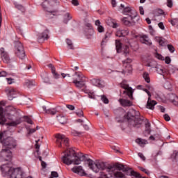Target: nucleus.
I'll list each match as a JSON object with an SVG mask.
<instances>
[{"mask_svg": "<svg viewBox=\"0 0 178 178\" xmlns=\"http://www.w3.org/2000/svg\"><path fill=\"white\" fill-rule=\"evenodd\" d=\"M64 156L62 157V161L65 165H80L81 162H87L88 166H90V159L88 155L77 153L72 148L67 149L64 152Z\"/></svg>", "mask_w": 178, "mask_h": 178, "instance_id": "1", "label": "nucleus"}, {"mask_svg": "<svg viewBox=\"0 0 178 178\" xmlns=\"http://www.w3.org/2000/svg\"><path fill=\"white\" fill-rule=\"evenodd\" d=\"M0 140L3 144V147L7 148V149H15V148H17V146L19 145L17 140L15 139V138L8 137L3 138V134L2 133L0 134Z\"/></svg>", "mask_w": 178, "mask_h": 178, "instance_id": "2", "label": "nucleus"}, {"mask_svg": "<svg viewBox=\"0 0 178 178\" xmlns=\"http://www.w3.org/2000/svg\"><path fill=\"white\" fill-rule=\"evenodd\" d=\"M13 109L12 106H7L5 110L2 107H0V124H5L6 123V118H9L10 115V111Z\"/></svg>", "mask_w": 178, "mask_h": 178, "instance_id": "3", "label": "nucleus"}, {"mask_svg": "<svg viewBox=\"0 0 178 178\" xmlns=\"http://www.w3.org/2000/svg\"><path fill=\"white\" fill-rule=\"evenodd\" d=\"M15 55L19 59H24L26 58V51L24 46L19 41L15 42Z\"/></svg>", "mask_w": 178, "mask_h": 178, "instance_id": "4", "label": "nucleus"}, {"mask_svg": "<svg viewBox=\"0 0 178 178\" xmlns=\"http://www.w3.org/2000/svg\"><path fill=\"white\" fill-rule=\"evenodd\" d=\"M115 168H117V169H118V170H122V172H129V176H134V177H136V178H145V177H141L140 173H138L134 170H131V168H125L124 165H123V164L117 163V164H115Z\"/></svg>", "mask_w": 178, "mask_h": 178, "instance_id": "5", "label": "nucleus"}, {"mask_svg": "<svg viewBox=\"0 0 178 178\" xmlns=\"http://www.w3.org/2000/svg\"><path fill=\"white\" fill-rule=\"evenodd\" d=\"M83 33L88 37L90 34V15L88 13H84L83 15Z\"/></svg>", "mask_w": 178, "mask_h": 178, "instance_id": "6", "label": "nucleus"}, {"mask_svg": "<svg viewBox=\"0 0 178 178\" xmlns=\"http://www.w3.org/2000/svg\"><path fill=\"white\" fill-rule=\"evenodd\" d=\"M13 156V154H12V151L3 146V149L0 152V160L2 161H11Z\"/></svg>", "mask_w": 178, "mask_h": 178, "instance_id": "7", "label": "nucleus"}, {"mask_svg": "<svg viewBox=\"0 0 178 178\" xmlns=\"http://www.w3.org/2000/svg\"><path fill=\"white\" fill-rule=\"evenodd\" d=\"M56 138L58 147H61L62 144H64L65 147H69V138H67L65 135L57 134H56Z\"/></svg>", "mask_w": 178, "mask_h": 178, "instance_id": "8", "label": "nucleus"}, {"mask_svg": "<svg viewBox=\"0 0 178 178\" xmlns=\"http://www.w3.org/2000/svg\"><path fill=\"white\" fill-rule=\"evenodd\" d=\"M134 17H136V15H127V17H124L121 20L125 26L131 27V26H134L136 24V22H134Z\"/></svg>", "mask_w": 178, "mask_h": 178, "instance_id": "9", "label": "nucleus"}, {"mask_svg": "<svg viewBox=\"0 0 178 178\" xmlns=\"http://www.w3.org/2000/svg\"><path fill=\"white\" fill-rule=\"evenodd\" d=\"M6 92L8 95L9 101L13 100V98H16V95L19 94V90L15 88H6Z\"/></svg>", "mask_w": 178, "mask_h": 178, "instance_id": "10", "label": "nucleus"}, {"mask_svg": "<svg viewBox=\"0 0 178 178\" xmlns=\"http://www.w3.org/2000/svg\"><path fill=\"white\" fill-rule=\"evenodd\" d=\"M8 177L10 178H23V170L20 168H13Z\"/></svg>", "mask_w": 178, "mask_h": 178, "instance_id": "11", "label": "nucleus"}, {"mask_svg": "<svg viewBox=\"0 0 178 178\" xmlns=\"http://www.w3.org/2000/svg\"><path fill=\"white\" fill-rule=\"evenodd\" d=\"M131 62H133L131 58H127L122 61V66L124 67V72H127V73H131V71L133 70V67H131Z\"/></svg>", "mask_w": 178, "mask_h": 178, "instance_id": "12", "label": "nucleus"}, {"mask_svg": "<svg viewBox=\"0 0 178 178\" xmlns=\"http://www.w3.org/2000/svg\"><path fill=\"white\" fill-rule=\"evenodd\" d=\"M86 81L87 79H84L83 81H79L74 82V86L76 88H83L82 90L85 92L86 94H88V96L90 97V90H86Z\"/></svg>", "mask_w": 178, "mask_h": 178, "instance_id": "13", "label": "nucleus"}, {"mask_svg": "<svg viewBox=\"0 0 178 178\" xmlns=\"http://www.w3.org/2000/svg\"><path fill=\"white\" fill-rule=\"evenodd\" d=\"M13 170V168L9 166L8 164H3L0 167V170L3 176H9Z\"/></svg>", "mask_w": 178, "mask_h": 178, "instance_id": "14", "label": "nucleus"}, {"mask_svg": "<svg viewBox=\"0 0 178 178\" xmlns=\"http://www.w3.org/2000/svg\"><path fill=\"white\" fill-rule=\"evenodd\" d=\"M49 31L48 29H45L42 33H39L38 35V42H44L45 40H48L49 38Z\"/></svg>", "mask_w": 178, "mask_h": 178, "instance_id": "15", "label": "nucleus"}, {"mask_svg": "<svg viewBox=\"0 0 178 178\" xmlns=\"http://www.w3.org/2000/svg\"><path fill=\"white\" fill-rule=\"evenodd\" d=\"M134 120H130V118H127V120H129V123L134 126V127H136L138 129V127H141V124H143V119L135 118L133 116Z\"/></svg>", "mask_w": 178, "mask_h": 178, "instance_id": "16", "label": "nucleus"}, {"mask_svg": "<svg viewBox=\"0 0 178 178\" xmlns=\"http://www.w3.org/2000/svg\"><path fill=\"white\" fill-rule=\"evenodd\" d=\"M0 55L4 63H9L10 62V58H9V55H8V53L5 51V49L3 48L0 49Z\"/></svg>", "mask_w": 178, "mask_h": 178, "instance_id": "17", "label": "nucleus"}, {"mask_svg": "<svg viewBox=\"0 0 178 178\" xmlns=\"http://www.w3.org/2000/svg\"><path fill=\"white\" fill-rule=\"evenodd\" d=\"M90 81L92 86H95V87H99V88L105 87V82L101 81V79H92Z\"/></svg>", "mask_w": 178, "mask_h": 178, "instance_id": "18", "label": "nucleus"}, {"mask_svg": "<svg viewBox=\"0 0 178 178\" xmlns=\"http://www.w3.org/2000/svg\"><path fill=\"white\" fill-rule=\"evenodd\" d=\"M72 172L79 175V176H86V172H84V170H83V167L81 166H75L72 168Z\"/></svg>", "mask_w": 178, "mask_h": 178, "instance_id": "19", "label": "nucleus"}, {"mask_svg": "<svg viewBox=\"0 0 178 178\" xmlns=\"http://www.w3.org/2000/svg\"><path fill=\"white\" fill-rule=\"evenodd\" d=\"M83 80H87V79L84 75H83V74H81V72H75L73 83H76V81H83Z\"/></svg>", "mask_w": 178, "mask_h": 178, "instance_id": "20", "label": "nucleus"}, {"mask_svg": "<svg viewBox=\"0 0 178 178\" xmlns=\"http://www.w3.org/2000/svg\"><path fill=\"white\" fill-rule=\"evenodd\" d=\"M156 71L159 74H161L162 76H163L164 79H165V74H168V70H166V69H165L161 65L156 66Z\"/></svg>", "mask_w": 178, "mask_h": 178, "instance_id": "21", "label": "nucleus"}, {"mask_svg": "<svg viewBox=\"0 0 178 178\" xmlns=\"http://www.w3.org/2000/svg\"><path fill=\"white\" fill-rule=\"evenodd\" d=\"M155 105H156V102L154 100H151V97H148L146 108L152 111L154 109Z\"/></svg>", "mask_w": 178, "mask_h": 178, "instance_id": "22", "label": "nucleus"}, {"mask_svg": "<svg viewBox=\"0 0 178 178\" xmlns=\"http://www.w3.org/2000/svg\"><path fill=\"white\" fill-rule=\"evenodd\" d=\"M140 41L143 44H146V45H152V42L149 41V38L146 35L140 37Z\"/></svg>", "mask_w": 178, "mask_h": 178, "instance_id": "23", "label": "nucleus"}, {"mask_svg": "<svg viewBox=\"0 0 178 178\" xmlns=\"http://www.w3.org/2000/svg\"><path fill=\"white\" fill-rule=\"evenodd\" d=\"M48 66L51 69V73L54 79H59V77H60V75H59V74L56 72V70L55 69V67H54L52 64H49Z\"/></svg>", "mask_w": 178, "mask_h": 178, "instance_id": "24", "label": "nucleus"}, {"mask_svg": "<svg viewBox=\"0 0 178 178\" xmlns=\"http://www.w3.org/2000/svg\"><path fill=\"white\" fill-rule=\"evenodd\" d=\"M120 104H121L122 106H131L133 104L130 100L124 99H119Z\"/></svg>", "mask_w": 178, "mask_h": 178, "instance_id": "25", "label": "nucleus"}, {"mask_svg": "<svg viewBox=\"0 0 178 178\" xmlns=\"http://www.w3.org/2000/svg\"><path fill=\"white\" fill-rule=\"evenodd\" d=\"M112 36V32H106L104 36V38L103 39L102 42V45H105L108 41H109V38Z\"/></svg>", "mask_w": 178, "mask_h": 178, "instance_id": "26", "label": "nucleus"}, {"mask_svg": "<svg viewBox=\"0 0 178 178\" xmlns=\"http://www.w3.org/2000/svg\"><path fill=\"white\" fill-rule=\"evenodd\" d=\"M95 24V26H97V31L99 33H104V31H105V29L101 25L99 19L96 20Z\"/></svg>", "mask_w": 178, "mask_h": 178, "instance_id": "27", "label": "nucleus"}, {"mask_svg": "<svg viewBox=\"0 0 178 178\" xmlns=\"http://www.w3.org/2000/svg\"><path fill=\"white\" fill-rule=\"evenodd\" d=\"M123 14L126 15L127 16H130V15H137V13L131 10L130 8H124Z\"/></svg>", "mask_w": 178, "mask_h": 178, "instance_id": "28", "label": "nucleus"}, {"mask_svg": "<svg viewBox=\"0 0 178 178\" xmlns=\"http://www.w3.org/2000/svg\"><path fill=\"white\" fill-rule=\"evenodd\" d=\"M121 87H122V88H124V90H127V91H128V92L130 95H133V89H131V88L129 87V85H127L124 83H122Z\"/></svg>", "mask_w": 178, "mask_h": 178, "instance_id": "29", "label": "nucleus"}, {"mask_svg": "<svg viewBox=\"0 0 178 178\" xmlns=\"http://www.w3.org/2000/svg\"><path fill=\"white\" fill-rule=\"evenodd\" d=\"M57 120L61 124H65L67 122V118L65 115H60L57 116Z\"/></svg>", "mask_w": 178, "mask_h": 178, "instance_id": "30", "label": "nucleus"}, {"mask_svg": "<svg viewBox=\"0 0 178 178\" xmlns=\"http://www.w3.org/2000/svg\"><path fill=\"white\" fill-rule=\"evenodd\" d=\"M43 110L48 115H56V109H55V108L47 109V107L43 106Z\"/></svg>", "mask_w": 178, "mask_h": 178, "instance_id": "31", "label": "nucleus"}, {"mask_svg": "<svg viewBox=\"0 0 178 178\" xmlns=\"http://www.w3.org/2000/svg\"><path fill=\"white\" fill-rule=\"evenodd\" d=\"M115 47L118 53L122 52V43L120 42V40H115Z\"/></svg>", "mask_w": 178, "mask_h": 178, "instance_id": "32", "label": "nucleus"}, {"mask_svg": "<svg viewBox=\"0 0 178 178\" xmlns=\"http://www.w3.org/2000/svg\"><path fill=\"white\" fill-rule=\"evenodd\" d=\"M49 5V1H48V0H44V1L42 3V6L44 10H46L47 12L52 13V11H49L48 10Z\"/></svg>", "mask_w": 178, "mask_h": 178, "instance_id": "33", "label": "nucleus"}, {"mask_svg": "<svg viewBox=\"0 0 178 178\" xmlns=\"http://www.w3.org/2000/svg\"><path fill=\"white\" fill-rule=\"evenodd\" d=\"M136 143L140 145V147H144L147 144V140L141 138H138L136 140Z\"/></svg>", "mask_w": 178, "mask_h": 178, "instance_id": "34", "label": "nucleus"}, {"mask_svg": "<svg viewBox=\"0 0 178 178\" xmlns=\"http://www.w3.org/2000/svg\"><path fill=\"white\" fill-rule=\"evenodd\" d=\"M65 19L63 21V23H65V24H67V22H69V20H72V15H70V13H67L65 14Z\"/></svg>", "mask_w": 178, "mask_h": 178, "instance_id": "35", "label": "nucleus"}, {"mask_svg": "<svg viewBox=\"0 0 178 178\" xmlns=\"http://www.w3.org/2000/svg\"><path fill=\"white\" fill-rule=\"evenodd\" d=\"M143 77L146 83H151V79H149V74H148V72H144L143 74Z\"/></svg>", "mask_w": 178, "mask_h": 178, "instance_id": "36", "label": "nucleus"}, {"mask_svg": "<svg viewBox=\"0 0 178 178\" xmlns=\"http://www.w3.org/2000/svg\"><path fill=\"white\" fill-rule=\"evenodd\" d=\"M25 85L26 86V87H29V88H30V87H33V86L35 85V82L31 80H26L25 82Z\"/></svg>", "mask_w": 178, "mask_h": 178, "instance_id": "37", "label": "nucleus"}, {"mask_svg": "<svg viewBox=\"0 0 178 178\" xmlns=\"http://www.w3.org/2000/svg\"><path fill=\"white\" fill-rule=\"evenodd\" d=\"M122 49L124 51V54L125 56H127L129 53V44H125L123 47Z\"/></svg>", "mask_w": 178, "mask_h": 178, "instance_id": "38", "label": "nucleus"}, {"mask_svg": "<svg viewBox=\"0 0 178 178\" xmlns=\"http://www.w3.org/2000/svg\"><path fill=\"white\" fill-rule=\"evenodd\" d=\"M21 121L20 120H17L15 121H12L8 123V126H17V124H20Z\"/></svg>", "mask_w": 178, "mask_h": 178, "instance_id": "39", "label": "nucleus"}, {"mask_svg": "<svg viewBox=\"0 0 178 178\" xmlns=\"http://www.w3.org/2000/svg\"><path fill=\"white\" fill-rule=\"evenodd\" d=\"M101 100L104 104H109V99H108V97L105 96V95H102L101 96Z\"/></svg>", "mask_w": 178, "mask_h": 178, "instance_id": "40", "label": "nucleus"}, {"mask_svg": "<svg viewBox=\"0 0 178 178\" xmlns=\"http://www.w3.org/2000/svg\"><path fill=\"white\" fill-rule=\"evenodd\" d=\"M170 102L175 105V106H178V97L177 96H174V99L170 100Z\"/></svg>", "mask_w": 178, "mask_h": 178, "instance_id": "41", "label": "nucleus"}, {"mask_svg": "<svg viewBox=\"0 0 178 178\" xmlns=\"http://www.w3.org/2000/svg\"><path fill=\"white\" fill-rule=\"evenodd\" d=\"M157 41H158L159 45H161V47H163V45H165V39H163L162 38H158Z\"/></svg>", "mask_w": 178, "mask_h": 178, "instance_id": "42", "label": "nucleus"}, {"mask_svg": "<svg viewBox=\"0 0 178 178\" xmlns=\"http://www.w3.org/2000/svg\"><path fill=\"white\" fill-rule=\"evenodd\" d=\"M75 113L76 116H79V118H81L82 116H84V113H83V111L80 109H79Z\"/></svg>", "mask_w": 178, "mask_h": 178, "instance_id": "43", "label": "nucleus"}, {"mask_svg": "<svg viewBox=\"0 0 178 178\" xmlns=\"http://www.w3.org/2000/svg\"><path fill=\"white\" fill-rule=\"evenodd\" d=\"M154 15H156L157 16L158 15H163V10L159 8L155 10Z\"/></svg>", "mask_w": 178, "mask_h": 178, "instance_id": "44", "label": "nucleus"}, {"mask_svg": "<svg viewBox=\"0 0 178 178\" xmlns=\"http://www.w3.org/2000/svg\"><path fill=\"white\" fill-rule=\"evenodd\" d=\"M15 8L22 12H24V7L20 4H15Z\"/></svg>", "mask_w": 178, "mask_h": 178, "instance_id": "45", "label": "nucleus"}, {"mask_svg": "<svg viewBox=\"0 0 178 178\" xmlns=\"http://www.w3.org/2000/svg\"><path fill=\"white\" fill-rule=\"evenodd\" d=\"M66 42L68 47H70V49H73V43L72 42V40L67 39Z\"/></svg>", "mask_w": 178, "mask_h": 178, "instance_id": "46", "label": "nucleus"}, {"mask_svg": "<svg viewBox=\"0 0 178 178\" xmlns=\"http://www.w3.org/2000/svg\"><path fill=\"white\" fill-rule=\"evenodd\" d=\"M121 33L122 37H126V35H129V30L127 29L121 30Z\"/></svg>", "mask_w": 178, "mask_h": 178, "instance_id": "47", "label": "nucleus"}, {"mask_svg": "<svg viewBox=\"0 0 178 178\" xmlns=\"http://www.w3.org/2000/svg\"><path fill=\"white\" fill-rule=\"evenodd\" d=\"M168 49L171 52V54H173L175 52V47L172 44H168Z\"/></svg>", "mask_w": 178, "mask_h": 178, "instance_id": "48", "label": "nucleus"}, {"mask_svg": "<svg viewBox=\"0 0 178 178\" xmlns=\"http://www.w3.org/2000/svg\"><path fill=\"white\" fill-rule=\"evenodd\" d=\"M167 6L172 8L173 6V1L172 0H167Z\"/></svg>", "mask_w": 178, "mask_h": 178, "instance_id": "49", "label": "nucleus"}, {"mask_svg": "<svg viewBox=\"0 0 178 178\" xmlns=\"http://www.w3.org/2000/svg\"><path fill=\"white\" fill-rule=\"evenodd\" d=\"M140 170H141L142 172H144L145 173H146V175H149V171H148V170L143 168V167H139Z\"/></svg>", "mask_w": 178, "mask_h": 178, "instance_id": "50", "label": "nucleus"}, {"mask_svg": "<svg viewBox=\"0 0 178 178\" xmlns=\"http://www.w3.org/2000/svg\"><path fill=\"white\" fill-rule=\"evenodd\" d=\"M149 127H151V124L149 123V122L147 121V122L145 123V128L147 131H149Z\"/></svg>", "mask_w": 178, "mask_h": 178, "instance_id": "51", "label": "nucleus"}, {"mask_svg": "<svg viewBox=\"0 0 178 178\" xmlns=\"http://www.w3.org/2000/svg\"><path fill=\"white\" fill-rule=\"evenodd\" d=\"M8 76V73L5 71L0 72V77H6Z\"/></svg>", "mask_w": 178, "mask_h": 178, "instance_id": "52", "label": "nucleus"}, {"mask_svg": "<svg viewBox=\"0 0 178 178\" xmlns=\"http://www.w3.org/2000/svg\"><path fill=\"white\" fill-rule=\"evenodd\" d=\"M66 108H67V109H70V111H74V106L73 105L67 104Z\"/></svg>", "mask_w": 178, "mask_h": 178, "instance_id": "53", "label": "nucleus"}, {"mask_svg": "<svg viewBox=\"0 0 178 178\" xmlns=\"http://www.w3.org/2000/svg\"><path fill=\"white\" fill-rule=\"evenodd\" d=\"M163 118L166 122H169V120H170V116H169L168 114H165Z\"/></svg>", "mask_w": 178, "mask_h": 178, "instance_id": "54", "label": "nucleus"}, {"mask_svg": "<svg viewBox=\"0 0 178 178\" xmlns=\"http://www.w3.org/2000/svg\"><path fill=\"white\" fill-rule=\"evenodd\" d=\"M158 26L161 30H165V26L163 25V22H159Z\"/></svg>", "mask_w": 178, "mask_h": 178, "instance_id": "55", "label": "nucleus"}, {"mask_svg": "<svg viewBox=\"0 0 178 178\" xmlns=\"http://www.w3.org/2000/svg\"><path fill=\"white\" fill-rule=\"evenodd\" d=\"M138 155L139 158L142 159V161H145V156H144V154H143V153H138Z\"/></svg>", "mask_w": 178, "mask_h": 178, "instance_id": "56", "label": "nucleus"}, {"mask_svg": "<svg viewBox=\"0 0 178 178\" xmlns=\"http://www.w3.org/2000/svg\"><path fill=\"white\" fill-rule=\"evenodd\" d=\"M72 3L74 6H79V0H72Z\"/></svg>", "mask_w": 178, "mask_h": 178, "instance_id": "57", "label": "nucleus"}, {"mask_svg": "<svg viewBox=\"0 0 178 178\" xmlns=\"http://www.w3.org/2000/svg\"><path fill=\"white\" fill-rule=\"evenodd\" d=\"M100 177L101 178H109V177H108V175H106V174H105L104 172H100Z\"/></svg>", "mask_w": 178, "mask_h": 178, "instance_id": "58", "label": "nucleus"}, {"mask_svg": "<svg viewBox=\"0 0 178 178\" xmlns=\"http://www.w3.org/2000/svg\"><path fill=\"white\" fill-rule=\"evenodd\" d=\"M115 35L117 37H123L122 35V30H118L116 33H115Z\"/></svg>", "mask_w": 178, "mask_h": 178, "instance_id": "59", "label": "nucleus"}, {"mask_svg": "<svg viewBox=\"0 0 178 178\" xmlns=\"http://www.w3.org/2000/svg\"><path fill=\"white\" fill-rule=\"evenodd\" d=\"M165 62L167 65H169V63H170V62H171L170 57H169V56L165 57Z\"/></svg>", "mask_w": 178, "mask_h": 178, "instance_id": "60", "label": "nucleus"}, {"mask_svg": "<svg viewBox=\"0 0 178 178\" xmlns=\"http://www.w3.org/2000/svg\"><path fill=\"white\" fill-rule=\"evenodd\" d=\"M8 84H13V79L12 78H6Z\"/></svg>", "mask_w": 178, "mask_h": 178, "instance_id": "61", "label": "nucleus"}, {"mask_svg": "<svg viewBox=\"0 0 178 178\" xmlns=\"http://www.w3.org/2000/svg\"><path fill=\"white\" fill-rule=\"evenodd\" d=\"M51 176L52 177H58L59 175L56 172L53 171L51 172Z\"/></svg>", "mask_w": 178, "mask_h": 178, "instance_id": "62", "label": "nucleus"}, {"mask_svg": "<svg viewBox=\"0 0 178 178\" xmlns=\"http://www.w3.org/2000/svg\"><path fill=\"white\" fill-rule=\"evenodd\" d=\"M156 58H157V59H160V60H163V56L159 54H156Z\"/></svg>", "mask_w": 178, "mask_h": 178, "instance_id": "63", "label": "nucleus"}, {"mask_svg": "<svg viewBox=\"0 0 178 178\" xmlns=\"http://www.w3.org/2000/svg\"><path fill=\"white\" fill-rule=\"evenodd\" d=\"M139 11H140V15H144V8H143V6L139 7Z\"/></svg>", "mask_w": 178, "mask_h": 178, "instance_id": "64", "label": "nucleus"}]
</instances>
